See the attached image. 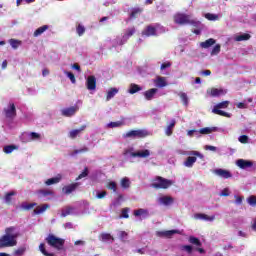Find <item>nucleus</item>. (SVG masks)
<instances>
[{
  "instance_id": "nucleus-1",
  "label": "nucleus",
  "mask_w": 256,
  "mask_h": 256,
  "mask_svg": "<svg viewBox=\"0 0 256 256\" xmlns=\"http://www.w3.org/2000/svg\"><path fill=\"white\" fill-rule=\"evenodd\" d=\"M19 235V230H17L14 226L6 228L5 234L0 237V249L16 247Z\"/></svg>"
},
{
  "instance_id": "nucleus-2",
  "label": "nucleus",
  "mask_w": 256,
  "mask_h": 256,
  "mask_svg": "<svg viewBox=\"0 0 256 256\" xmlns=\"http://www.w3.org/2000/svg\"><path fill=\"white\" fill-rule=\"evenodd\" d=\"M174 23L176 25H193V27H199L200 21L191 20V16L185 13H177L174 15Z\"/></svg>"
},
{
  "instance_id": "nucleus-3",
  "label": "nucleus",
  "mask_w": 256,
  "mask_h": 256,
  "mask_svg": "<svg viewBox=\"0 0 256 256\" xmlns=\"http://www.w3.org/2000/svg\"><path fill=\"white\" fill-rule=\"evenodd\" d=\"M46 242L50 247L56 249V251H63L65 249V240L63 238H59L53 234H49L46 238Z\"/></svg>"
},
{
  "instance_id": "nucleus-4",
  "label": "nucleus",
  "mask_w": 256,
  "mask_h": 256,
  "mask_svg": "<svg viewBox=\"0 0 256 256\" xmlns=\"http://www.w3.org/2000/svg\"><path fill=\"white\" fill-rule=\"evenodd\" d=\"M149 136V132L147 130H130L122 135L124 139H145V137Z\"/></svg>"
},
{
  "instance_id": "nucleus-5",
  "label": "nucleus",
  "mask_w": 256,
  "mask_h": 256,
  "mask_svg": "<svg viewBox=\"0 0 256 256\" xmlns=\"http://www.w3.org/2000/svg\"><path fill=\"white\" fill-rule=\"evenodd\" d=\"M175 181L173 180H169V179H165L163 177H157L153 183H152V187H154V189H169V187H171V185H174Z\"/></svg>"
},
{
  "instance_id": "nucleus-6",
  "label": "nucleus",
  "mask_w": 256,
  "mask_h": 256,
  "mask_svg": "<svg viewBox=\"0 0 256 256\" xmlns=\"http://www.w3.org/2000/svg\"><path fill=\"white\" fill-rule=\"evenodd\" d=\"M229 107V101H223L214 106L212 109V113L214 115H220V117H231V114L221 110V109H227Z\"/></svg>"
},
{
  "instance_id": "nucleus-7",
  "label": "nucleus",
  "mask_w": 256,
  "mask_h": 256,
  "mask_svg": "<svg viewBox=\"0 0 256 256\" xmlns=\"http://www.w3.org/2000/svg\"><path fill=\"white\" fill-rule=\"evenodd\" d=\"M157 203H158V205H162L163 207H169V206L173 205V203H175V199L171 196L160 195L157 198Z\"/></svg>"
},
{
  "instance_id": "nucleus-8",
  "label": "nucleus",
  "mask_w": 256,
  "mask_h": 256,
  "mask_svg": "<svg viewBox=\"0 0 256 256\" xmlns=\"http://www.w3.org/2000/svg\"><path fill=\"white\" fill-rule=\"evenodd\" d=\"M6 119H15L17 117V108L14 103H10L7 108H4Z\"/></svg>"
},
{
  "instance_id": "nucleus-9",
  "label": "nucleus",
  "mask_w": 256,
  "mask_h": 256,
  "mask_svg": "<svg viewBox=\"0 0 256 256\" xmlns=\"http://www.w3.org/2000/svg\"><path fill=\"white\" fill-rule=\"evenodd\" d=\"M214 175H217V177H220L221 179H231L233 177V174L229 170H225L223 168H217L213 170Z\"/></svg>"
},
{
  "instance_id": "nucleus-10",
  "label": "nucleus",
  "mask_w": 256,
  "mask_h": 256,
  "mask_svg": "<svg viewBox=\"0 0 256 256\" xmlns=\"http://www.w3.org/2000/svg\"><path fill=\"white\" fill-rule=\"evenodd\" d=\"M142 37H157V27L148 25L142 31Z\"/></svg>"
},
{
  "instance_id": "nucleus-11",
  "label": "nucleus",
  "mask_w": 256,
  "mask_h": 256,
  "mask_svg": "<svg viewBox=\"0 0 256 256\" xmlns=\"http://www.w3.org/2000/svg\"><path fill=\"white\" fill-rule=\"evenodd\" d=\"M79 111V106L75 105V106H71L69 108H64L61 110V115L63 117H73V115H75V113H77Z\"/></svg>"
},
{
  "instance_id": "nucleus-12",
  "label": "nucleus",
  "mask_w": 256,
  "mask_h": 256,
  "mask_svg": "<svg viewBox=\"0 0 256 256\" xmlns=\"http://www.w3.org/2000/svg\"><path fill=\"white\" fill-rule=\"evenodd\" d=\"M86 87L88 91H95V89H97V78L93 75L88 76L86 80Z\"/></svg>"
},
{
  "instance_id": "nucleus-13",
  "label": "nucleus",
  "mask_w": 256,
  "mask_h": 256,
  "mask_svg": "<svg viewBox=\"0 0 256 256\" xmlns=\"http://www.w3.org/2000/svg\"><path fill=\"white\" fill-rule=\"evenodd\" d=\"M37 195L39 199H44L47 201L48 199H51L53 197V192L49 189H42L37 192Z\"/></svg>"
},
{
  "instance_id": "nucleus-14",
  "label": "nucleus",
  "mask_w": 256,
  "mask_h": 256,
  "mask_svg": "<svg viewBox=\"0 0 256 256\" xmlns=\"http://www.w3.org/2000/svg\"><path fill=\"white\" fill-rule=\"evenodd\" d=\"M194 219H198L200 221H208L209 223H213L215 221V215H207L203 213H197L194 215Z\"/></svg>"
},
{
  "instance_id": "nucleus-15",
  "label": "nucleus",
  "mask_w": 256,
  "mask_h": 256,
  "mask_svg": "<svg viewBox=\"0 0 256 256\" xmlns=\"http://www.w3.org/2000/svg\"><path fill=\"white\" fill-rule=\"evenodd\" d=\"M67 215H79V211L75 207L68 206L62 209L61 217H67Z\"/></svg>"
},
{
  "instance_id": "nucleus-16",
  "label": "nucleus",
  "mask_w": 256,
  "mask_h": 256,
  "mask_svg": "<svg viewBox=\"0 0 256 256\" xmlns=\"http://www.w3.org/2000/svg\"><path fill=\"white\" fill-rule=\"evenodd\" d=\"M131 157H139L141 159H145L151 155V152L147 149L139 150L137 152H129Z\"/></svg>"
},
{
  "instance_id": "nucleus-17",
  "label": "nucleus",
  "mask_w": 256,
  "mask_h": 256,
  "mask_svg": "<svg viewBox=\"0 0 256 256\" xmlns=\"http://www.w3.org/2000/svg\"><path fill=\"white\" fill-rule=\"evenodd\" d=\"M135 32V27L128 28L122 37L123 40L120 41L119 45H125V41H127L129 37H133V35H135Z\"/></svg>"
},
{
  "instance_id": "nucleus-18",
  "label": "nucleus",
  "mask_w": 256,
  "mask_h": 256,
  "mask_svg": "<svg viewBox=\"0 0 256 256\" xmlns=\"http://www.w3.org/2000/svg\"><path fill=\"white\" fill-rule=\"evenodd\" d=\"M85 129H87L86 125H82L79 129H74L71 130L68 134L70 139H77V137H79V135H81L82 131H85Z\"/></svg>"
},
{
  "instance_id": "nucleus-19",
  "label": "nucleus",
  "mask_w": 256,
  "mask_h": 256,
  "mask_svg": "<svg viewBox=\"0 0 256 256\" xmlns=\"http://www.w3.org/2000/svg\"><path fill=\"white\" fill-rule=\"evenodd\" d=\"M207 93L210 97H221V95H225V90L219 88H211L207 90Z\"/></svg>"
},
{
  "instance_id": "nucleus-20",
  "label": "nucleus",
  "mask_w": 256,
  "mask_h": 256,
  "mask_svg": "<svg viewBox=\"0 0 256 256\" xmlns=\"http://www.w3.org/2000/svg\"><path fill=\"white\" fill-rule=\"evenodd\" d=\"M179 233V230H167V231H158L156 232L157 237H167L171 238L173 235Z\"/></svg>"
},
{
  "instance_id": "nucleus-21",
  "label": "nucleus",
  "mask_w": 256,
  "mask_h": 256,
  "mask_svg": "<svg viewBox=\"0 0 256 256\" xmlns=\"http://www.w3.org/2000/svg\"><path fill=\"white\" fill-rule=\"evenodd\" d=\"M157 91H159L157 88H152V89L145 91L143 93V95H144L146 101L153 100V97H155V95H157Z\"/></svg>"
},
{
  "instance_id": "nucleus-22",
  "label": "nucleus",
  "mask_w": 256,
  "mask_h": 256,
  "mask_svg": "<svg viewBox=\"0 0 256 256\" xmlns=\"http://www.w3.org/2000/svg\"><path fill=\"white\" fill-rule=\"evenodd\" d=\"M79 185H80L79 182L70 184L68 186L63 187L62 191L66 195H69V194L73 193V191H75V189H77L79 187Z\"/></svg>"
},
{
  "instance_id": "nucleus-23",
  "label": "nucleus",
  "mask_w": 256,
  "mask_h": 256,
  "mask_svg": "<svg viewBox=\"0 0 256 256\" xmlns=\"http://www.w3.org/2000/svg\"><path fill=\"white\" fill-rule=\"evenodd\" d=\"M236 165L240 169H251V167H253V162H251V161H236Z\"/></svg>"
},
{
  "instance_id": "nucleus-24",
  "label": "nucleus",
  "mask_w": 256,
  "mask_h": 256,
  "mask_svg": "<svg viewBox=\"0 0 256 256\" xmlns=\"http://www.w3.org/2000/svg\"><path fill=\"white\" fill-rule=\"evenodd\" d=\"M215 43H217L215 39L209 38L208 40L201 42L200 47H202V49H209V47H213Z\"/></svg>"
},
{
  "instance_id": "nucleus-25",
  "label": "nucleus",
  "mask_w": 256,
  "mask_h": 256,
  "mask_svg": "<svg viewBox=\"0 0 256 256\" xmlns=\"http://www.w3.org/2000/svg\"><path fill=\"white\" fill-rule=\"evenodd\" d=\"M154 83L157 87L163 88L167 87V79L165 77L158 76Z\"/></svg>"
},
{
  "instance_id": "nucleus-26",
  "label": "nucleus",
  "mask_w": 256,
  "mask_h": 256,
  "mask_svg": "<svg viewBox=\"0 0 256 256\" xmlns=\"http://www.w3.org/2000/svg\"><path fill=\"white\" fill-rule=\"evenodd\" d=\"M135 217H142V219H147L149 217V210L138 209L134 212Z\"/></svg>"
},
{
  "instance_id": "nucleus-27",
  "label": "nucleus",
  "mask_w": 256,
  "mask_h": 256,
  "mask_svg": "<svg viewBox=\"0 0 256 256\" xmlns=\"http://www.w3.org/2000/svg\"><path fill=\"white\" fill-rule=\"evenodd\" d=\"M176 124L177 121L175 119H172L170 124L167 126L165 133L168 137H171V135H173V128L175 127Z\"/></svg>"
},
{
  "instance_id": "nucleus-28",
  "label": "nucleus",
  "mask_w": 256,
  "mask_h": 256,
  "mask_svg": "<svg viewBox=\"0 0 256 256\" xmlns=\"http://www.w3.org/2000/svg\"><path fill=\"white\" fill-rule=\"evenodd\" d=\"M100 241L103 243H113V236L109 233H102L100 235Z\"/></svg>"
},
{
  "instance_id": "nucleus-29",
  "label": "nucleus",
  "mask_w": 256,
  "mask_h": 256,
  "mask_svg": "<svg viewBox=\"0 0 256 256\" xmlns=\"http://www.w3.org/2000/svg\"><path fill=\"white\" fill-rule=\"evenodd\" d=\"M47 209H49V204H44L42 206L36 207V209H34L33 213H34V215H41V213H45L47 211Z\"/></svg>"
},
{
  "instance_id": "nucleus-30",
  "label": "nucleus",
  "mask_w": 256,
  "mask_h": 256,
  "mask_svg": "<svg viewBox=\"0 0 256 256\" xmlns=\"http://www.w3.org/2000/svg\"><path fill=\"white\" fill-rule=\"evenodd\" d=\"M215 131H217V127H205L201 128L199 130V133L201 135H210V133H215Z\"/></svg>"
},
{
  "instance_id": "nucleus-31",
  "label": "nucleus",
  "mask_w": 256,
  "mask_h": 256,
  "mask_svg": "<svg viewBox=\"0 0 256 256\" xmlns=\"http://www.w3.org/2000/svg\"><path fill=\"white\" fill-rule=\"evenodd\" d=\"M139 91H143L141 86L137 84H131L128 93H130V95H135V93H139Z\"/></svg>"
},
{
  "instance_id": "nucleus-32",
  "label": "nucleus",
  "mask_w": 256,
  "mask_h": 256,
  "mask_svg": "<svg viewBox=\"0 0 256 256\" xmlns=\"http://www.w3.org/2000/svg\"><path fill=\"white\" fill-rule=\"evenodd\" d=\"M119 93V89L117 88H111L106 95V101H111V99H113V97H115V95H117Z\"/></svg>"
},
{
  "instance_id": "nucleus-33",
  "label": "nucleus",
  "mask_w": 256,
  "mask_h": 256,
  "mask_svg": "<svg viewBox=\"0 0 256 256\" xmlns=\"http://www.w3.org/2000/svg\"><path fill=\"white\" fill-rule=\"evenodd\" d=\"M197 157H199V159H203V156L201 153L197 151H193L190 153V156L186 159V161H197Z\"/></svg>"
},
{
  "instance_id": "nucleus-34",
  "label": "nucleus",
  "mask_w": 256,
  "mask_h": 256,
  "mask_svg": "<svg viewBox=\"0 0 256 256\" xmlns=\"http://www.w3.org/2000/svg\"><path fill=\"white\" fill-rule=\"evenodd\" d=\"M47 29H49V25H43L34 31L33 36L39 37L40 35H43V32L47 31Z\"/></svg>"
},
{
  "instance_id": "nucleus-35",
  "label": "nucleus",
  "mask_w": 256,
  "mask_h": 256,
  "mask_svg": "<svg viewBox=\"0 0 256 256\" xmlns=\"http://www.w3.org/2000/svg\"><path fill=\"white\" fill-rule=\"evenodd\" d=\"M251 39V36L248 33L240 34L235 36L234 41H249Z\"/></svg>"
},
{
  "instance_id": "nucleus-36",
  "label": "nucleus",
  "mask_w": 256,
  "mask_h": 256,
  "mask_svg": "<svg viewBox=\"0 0 256 256\" xmlns=\"http://www.w3.org/2000/svg\"><path fill=\"white\" fill-rule=\"evenodd\" d=\"M15 195H17V192L15 191H11L8 192L5 197H4V201L7 205H10L11 201H13V197H15Z\"/></svg>"
},
{
  "instance_id": "nucleus-37",
  "label": "nucleus",
  "mask_w": 256,
  "mask_h": 256,
  "mask_svg": "<svg viewBox=\"0 0 256 256\" xmlns=\"http://www.w3.org/2000/svg\"><path fill=\"white\" fill-rule=\"evenodd\" d=\"M59 181H61V176L60 175L46 180L45 185H47V186L56 185V183H59Z\"/></svg>"
},
{
  "instance_id": "nucleus-38",
  "label": "nucleus",
  "mask_w": 256,
  "mask_h": 256,
  "mask_svg": "<svg viewBox=\"0 0 256 256\" xmlns=\"http://www.w3.org/2000/svg\"><path fill=\"white\" fill-rule=\"evenodd\" d=\"M141 13H143V8H134L132 10V12L130 13V18L137 19V17H139V15H141Z\"/></svg>"
},
{
  "instance_id": "nucleus-39",
  "label": "nucleus",
  "mask_w": 256,
  "mask_h": 256,
  "mask_svg": "<svg viewBox=\"0 0 256 256\" xmlns=\"http://www.w3.org/2000/svg\"><path fill=\"white\" fill-rule=\"evenodd\" d=\"M33 207H37V203H22L21 204V209H24L25 211H31Z\"/></svg>"
},
{
  "instance_id": "nucleus-40",
  "label": "nucleus",
  "mask_w": 256,
  "mask_h": 256,
  "mask_svg": "<svg viewBox=\"0 0 256 256\" xmlns=\"http://www.w3.org/2000/svg\"><path fill=\"white\" fill-rule=\"evenodd\" d=\"M15 149H17V146L12 144V145L4 146L3 151L7 155H9V153H13Z\"/></svg>"
},
{
  "instance_id": "nucleus-41",
  "label": "nucleus",
  "mask_w": 256,
  "mask_h": 256,
  "mask_svg": "<svg viewBox=\"0 0 256 256\" xmlns=\"http://www.w3.org/2000/svg\"><path fill=\"white\" fill-rule=\"evenodd\" d=\"M29 140L30 141H37L39 139H41V134L37 133V132H30L28 134Z\"/></svg>"
},
{
  "instance_id": "nucleus-42",
  "label": "nucleus",
  "mask_w": 256,
  "mask_h": 256,
  "mask_svg": "<svg viewBox=\"0 0 256 256\" xmlns=\"http://www.w3.org/2000/svg\"><path fill=\"white\" fill-rule=\"evenodd\" d=\"M25 251H27V247L26 246H20L17 250L14 251V255L23 256V255H25Z\"/></svg>"
},
{
  "instance_id": "nucleus-43",
  "label": "nucleus",
  "mask_w": 256,
  "mask_h": 256,
  "mask_svg": "<svg viewBox=\"0 0 256 256\" xmlns=\"http://www.w3.org/2000/svg\"><path fill=\"white\" fill-rule=\"evenodd\" d=\"M204 17L208 21H218L219 20V15H217V14L206 13Z\"/></svg>"
},
{
  "instance_id": "nucleus-44",
  "label": "nucleus",
  "mask_w": 256,
  "mask_h": 256,
  "mask_svg": "<svg viewBox=\"0 0 256 256\" xmlns=\"http://www.w3.org/2000/svg\"><path fill=\"white\" fill-rule=\"evenodd\" d=\"M9 43L12 49H19V46H21V40L10 39Z\"/></svg>"
},
{
  "instance_id": "nucleus-45",
  "label": "nucleus",
  "mask_w": 256,
  "mask_h": 256,
  "mask_svg": "<svg viewBox=\"0 0 256 256\" xmlns=\"http://www.w3.org/2000/svg\"><path fill=\"white\" fill-rule=\"evenodd\" d=\"M180 99H181L183 105H185V107H187V105H189V97H187V93L182 92L180 94Z\"/></svg>"
},
{
  "instance_id": "nucleus-46",
  "label": "nucleus",
  "mask_w": 256,
  "mask_h": 256,
  "mask_svg": "<svg viewBox=\"0 0 256 256\" xmlns=\"http://www.w3.org/2000/svg\"><path fill=\"white\" fill-rule=\"evenodd\" d=\"M39 251H41L42 254H44L45 256H55V253L47 252V250L45 249V244L44 243L39 245Z\"/></svg>"
},
{
  "instance_id": "nucleus-47",
  "label": "nucleus",
  "mask_w": 256,
  "mask_h": 256,
  "mask_svg": "<svg viewBox=\"0 0 256 256\" xmlns=\"http://www.w3.org/2000/svg\"><path fill=\"white\" fill-rule=\"evenodd\" d=\"M189 243H191L192 245H196L197 247H201V241L198 240V238H196L195 236L189 237Z\"/></svg>"
},
{
  "instance_id": "nucleus-48",
  "label": "nucleus",
  "mask_w": 256,
  "mask_h": 256,
  "mask_svg": "<svg viewBox=\"0 0 256 256\" xmlns=\"http://www.w3.org/2000/svg\"><path fill=\"white\" fill-rule=\"evenodd\" d=\"M131 185V181H129V178H123L121 180V187H123V189H129Z\"/></svg>"
},
{
  "instance_id": "nucleus-49",
  "label": "nucleus",
  "mask_w": 256,
  "mask_h": 256,
  "mask_svg": "<svg viewBox=\"0 0 256 256\" xmlns=\"http://www.w3.org/2000/svg\"><path fill=\"white\" fill-rule=\"evenodd\" d=\"M123 125V122L117 121V122H110L107 124V127L109 129H115V127H121Z\"/></svg>"
},
{
  "instance_id": "nucleus-50",
  "label": "nucleus",
  "mask_w": 256,
  "mask_h": 256,
  "mask_svg": "<svg viewBox=\"0 0 256 256\" xmlns=\"http://www.w3.org/2000/svg\"><path fill=\"white\" fill-rule=\"evenodd\" d=\"M247 203L248 205H250L251 207H256V196L252 195L250 197L247 198Z\"/></svg>"
},
{
  "instance_id": "nucleus-51",
  "label": "nucleus",
  "mask_w": 256,
  "mask_h": 256,
  "mask_svg": "<svg viewBox=\"0 0 256 256\" xmlns=\"http://www.w3.org/2000/svg\"><path fill=\"white\" fill-rule=\"evenodd\" d=\"M76 32L79 35V37H82V35L85 34V26L78 24V26L76 27Z\"/></svg>"
},
{
  "instance_id": "nucleus-52",
  "label": "nucleus",
  "mask_w": 256,
  "mask_h": 256,
  "mask_svg": "<svg viewBox=\"0 0 256 256\" xmlns=\"http://www.w3.org/2000/svg\"><path fill=\"white\" fill-rule=\"evenodd\" d=\"M117 235H118L119 239L122 241H126L127 237H129V234L125 231H118Z\"/></svg>"
},
{
  "instance_id": "nucleus-53",
  "label": "nucleus",
  "mask_w": 256,
  "mask_h": 256,
  "mask_svg": "<svg viewBox=\"0 0 256 256\" xmlns=\"http://www.w3.org/2000/svg\"><path fill=\"white\" fill-rule=\"evenodd\" d=\"M221 53V44H216L211 51V55H219Z\"/></svg>"
},
{
  "instance_id": "nucleus-54",
  "label": "nucleus",
  "mask_w": 256,
  "mask_h": 256,
  "mask_svg": "<svg viewBox=\"0 0 256 256\" xmlns=\"http://www.w3.org/2000/svg\"><path fill=\"white\" fill-rule=\"evenodd\" d=\"M87 151H89V148L83 147L82 149L74 150V151L71 153V155H72V157H74V155H79V153H87Z\"/></svg>"
},
{
  "instance_id": "nucleus-55",
  "label": "nucleus",
  "mask_w": 256,
  "mask_h": 256,
  "mask_svg": "<svg viewBox=\"0 0 256 256\" xmlns=\"http://www.w3.org/2000/svg\"><path fill=\"white\" fill-rule=\"evenodd\" d=\"M181 251H186V253H189L191 255L193 253V246L191 245L181 246Z\"/></svg>"
},
{
  "instance_id": "nucleus-56",
  "label": "nucleus",
  "mask_w": 256,
  "mask_h": 256,
  "mask_svg": "<svg viewBox=\"0 0 256 256\" xmlns=\"http://www.w3.org/2000/svg\"><path fill=\"white\" fill-rule=\"evenodd\" d=\"M238 141H240V143H242L243 145L249 143V136L247 135H241L239 138H238Z\"/></svg>"
},
{
  "instance_id": "nucleus-57",
  "label": "nucleus",
  "mask_w": 256,
  "mask_h": 256,
  "mask_svg": "<svg viewBox=\"0 0 256 256\" xmlns=\"http://www.w3.org/2000/svg\"><path fill=\"white\" fill-rule=\"evenodd\" d=\"M107 197L106 191H96V199H105Z\"/></svg>"
},
{
  "instance_id": "nucleus-58",
  "label": "nucleus",
  "mask_w": 256,
  "mask_h": 256,
  "mask_svg": "<svg viewBox=\"0 0 256 256\" xmlns=\"http://www.w3.org/2000/svg\"><path fill=\"white\" fill-rule=\"evenodd\" d=\"M89 175V169L85 168L84 171L76 178V181H79V179H84V177H87Z\"/></svg>"
},
{
  "instance_id": "nucleus-59",
  "label": "nucleus",
  "mask_w": 256,
  "mask_h": 256,
  "mask_svg": "<svg viewBox=\"0 0 256 256\" xmlns=\"http://www.w3.org/2000/svg\"><path fill=\"white\" fill-rule=\"evenodd\" d=\"M107 187L108 189H111L112 191H114V193L117 191V183L115 182H109Z\"/></svg>"
},
{
  "instance_id": "nucleus-60",
  "label": "nucleus",
  "mask_w": 256,
  "mask_h": 256,
  "mask_svg": "<svg viewBox=\"0 0 256 256\" xmlns=\"http://www.w3.org/2000/svg\"><path fill=\"white\" fill-rule=\"evenodd\" d=\"M66 75L70 79L71 83H76L75 74H73V72H66Z\"/></svg>"
},
{
  "instance_id": "nucleus-61",
  "label": "nucleus",
  "mask_w": 256,
  "mask_h": 256,
  "mask_svg": "<svg viewBox=\"0 0 256 256\" xmlns=\"http://www.w3.org/2000/svg\"><path fill=\"white\" fill-rule=\"evenodd\" d=\"M121 217H123L124 219H129V209L124 208V209L122 210Z\"/></svg>"
},
{
  "instance_id": "nucleus-62",
  "label": "nucleus",
  "mask_w": 256,
  "mask_h": 256,
  "mask_svg": "<svg viewBox=\"0 0 256 256\" xmlns=\"http://www.w3.org/2000/svg\"><path fill=\"white\" fill-rule=\"evenodd\" d=\"M169 67H171V62H164L161 64L160 69L164 71V69H169Z\"/></svg>"
},
{
  "instance_id": "nucleus-63",
  "label": "nucleus",
  "mask_w": 256,
  "mask_h": 256,
  "mask_svg": "<svg viewBox=\"0 0 256 256\" xmlns=\"http://www.w3.org/2000/svg\"><path fill=\"white\" fill-rule=\"evenodd\" d=\"M236 107L238 109H247L248 105L245 102H239V103L236 104Z\"/></svg>"
},
{
  "instance_id": "nucleus-64",
  "label": "nucleus",
  "mask_w": 256,
  "mask_h": 256,
  "mask_svg": "<svg viewBox=\"0 0 256 256\" xmlns=\"http://www.w3.org/2000/svg\"><path fill=\"white\" fill-rule=\"evenodd\" d=\"M194 163H195L194 161H184L183 166L187 167L188 169H191V167H193Z\"/></svg>"
}]
</instances>
